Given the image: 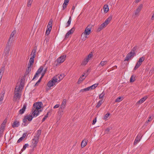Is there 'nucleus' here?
Returning a JSON list of instances; mask_svg holds the SVG:
<instances>
[{
    "label": "nucleus",
    "instance_id": "b1692460",
    "mask_svg": "<svg viewBox=\"0 0 154 154\" xmlns=\"http://www.w3.org/2000/svg\"><path fill=\"white\" fill-rule=\"evenodd\" d=\"M24 117L27 119L29 122L31 121L33 117L32 115H26L24 116Z\"/></svg>",
    "mask_w": 154,
    "mask_h": 154
},
{
    "label": "nucleus",
    "instance_id": "49530a36",
    "mask_svg": "<svg viewBox=\"0 0 154 154\" xmlns=\"http://www.w3.org/2000/svg\"><path fill=\"white\" fill-rule=\"evenodd\" d=\"M43 66H41L39 68V69L37 71V72L39 74L42 71L43 69Z\"/></svg>",
    "mask_w": 154,
    "mask_h": 154
},
{
    "label": "nucleus",
    "instance_id": "4c0bfd02",
    "mask_svg": "<svg viewBox=\"0 0 154 154\" xmlns=\"http://www.w3.org/2000/svg\"><path fill=\"white\" fill-rule=\"evenodd\" d=\"M52 22L53 21L52 20H50L48 22V24L47 26V28L49 27L52 29Z\"/></svg>",
    "mask_w": 154,
    "mask_h": 154
},
{
    "label": "nucleus",
    "instance_id": "69168bd1",
    "mask_svg": "<svg viewBox=\"0 0 154 154\" xmlns=\"http://www.w3.org/2000/svg\"><path fill=\"white\" fill-rule=\"evenodd\" d=\"M66 55H63L61 56L59 58H66Z\"/></svg>",
    "mask_w": 154,
    "mask_h": 154
},
{
    "label": "nucleus",
    "instance_id": "a211bd4d",
    "mask_svg": "<svg viewBox=\"0 0 154 154\" xmlns=\"http://www.w3.org/2000/svg\"><path fill=\"white\" fill-rule=\"evenodd\" d=\"M112 16H109L107 19H106L105 21L103 23V24L106 26L109 23L110 21L112 20Z\"/></svg>",
    "mask_w": 154,
    "mask_h": 154
},
{
    "label": "nucleus",
    "instance_id": "680f3d73",
    "mask_svg": "<svg viewBox=\"0 0 154 154\" xmlns=\"http://www.w3.org/2000/svg\"><path fill=\"white\" fill-rule=\"evenodd\" d=\"M29 72L28 71L26 70V72L25 73V76H26L28 75Z\"/></svg>",
    "mask_w": 154,
    "mask_h": 154
},
{
    "label": "nucleus",
    "instance_id": "1a4fd4ad",
    "mask_svg": "<svg viewBox=\"0 0 154 154\" xmlns=\"http://www.w3.org/2000/svg\"><path fill=\"white\" fill-rule=\"evenodd\" d=\"M42 104V103L41 102H38L35 103L33 104L32 108L40 110L41 108Z\"/></svg>",
    "mask_w": 154,
    "mask_h": 154
},
{
    "label": "nucleus",
    "instance_id": "7c9ffc66",
    "mask_svg": "<svg viewBox=\"0 0 154 154\" xmlns=\"http://www.w3.org/2000/svg\"><path fill=\"white\" fill-rule=\"evenodd\" d=\"M105 93L103 91L101 94H99V98L101 100H103V97H104L105 95Z\"/></svg>",
    "mask_w": 154,
    "mask_h": 154
},
{
    "label": "nucleus",
    "instance_id": "58836bf2",
    "mask_svg": "<svg viewBox=\"0 0 154 154\" xmlns=\"http://www.w3.org/2000/svg\"><path fill=\"white\" fill-rule=\"evenodd\" d=\"M52 22L53 21L52 20H50L48 22V24L47 26V28L49 27L52 29Z\"/></svg>",
    "mask_w": 154,
    "mask_h": 154
},
{
    "label": "nucleus",
    "instance_id": "ea45409f",
    "mask_svg": "<svg viewBox=\"0 0 154 154\" xmlns=\"http://www.w3.org/2000/svg\"><path fill=\"white\" fill-rule=\"evenodd\" d=\"M33 0H28L27 6L28 7H30Z\"/></svg>",
    "mask_w": 154,
    "mask_h": 154
},
{
    "label": "nucleus",
    "instance_id": "0eeeda50",
    "mask_svg": "<svg viewBox=\"0 0 154 154\" xmlns=\"http://www.w3.org/2000/svg\"><path fill=\"white\" fill-rule=\"evenodd\" d=\"M98 85V84H95L90 87L87 88H85L81 90L80 91L83 92L84 91H86L95 89L97 86Z\"/></svg>",
    "mask_w": 154,
    "mask_h": 154
},
{
    "label": "nucleus",
    "instance_id": "a878e982",
    "mask_svg": "<svg viewBox=\"0 0 154 154\" xmlns=\"http://www.w3.org/2000/svg\"><path fill=\"white\" fill-rule=\"evenodd\" d=\"M26 108V104H24L23 105V107L22 109H20L19 111L20 114H22L24 113L25 109Z\"/></svg>",
    "mask_w": 154,
    "mask_h": 154
},
{
    "label": "nucleus",
    "instance_id": "39448f33",
    "mask_svg": "<svg viewBox=\"0 0 154 154\" xmlns=\"http://www.w3.org/2000/svg\"><path fill=\"white\" fill-rule=\"evenodd\" d=\"M11 45L10 43H8V42L4 51V54L6 57L8 55L11 48Z\"/></svg>",
    "mask_w": 154,
    "mask_h": 154
},
{
    "label": "nucleus",
    "instance_id": "6e6552de",
    "mask_svg": "<svg viewBox=\"0 0 154 154\" xmlns=\"http://www.w3.org/2000/svg\"><path fill=\"white\" fill-rule=\"evenodd\" d=\"M41 111L40 109H36L34 108L32 109V115L33 117H36L39 114V112Z\"/></svg>",
    "mask_w": 154,
    "mask_h": 154
},
{
    "label": "nucleus",
    "instance_id": "aec40b11",
    "mask_svg": "<svg viewBox=\"0 0 154 154\" xmlns=\"http://www.w3.org/2000/svg\"><path fill=\"white\" fill-rule=\"evenodd\" d=\"M67 101L66 99H64L61 103L60 107L65 109L66 106Z\"/></svg>",
    "mask_w": 154,
    "mask_h": 154
},
{
    "label": "nucleus",
    "instance_id": "e433bc0d",
    "mask_svg": "<svg viewBox=\"0 0 154 154\" xmlns=\"http://www.w3.org/2000/svg\"><path fill=\"white\" fill-rule=\"evenodd\" d=\"M86 77L85 76V75H84L83 74L79 78L78 82H82L85 78Z\"/></svg>",
    "mask_w": 154,
    "mask_h": 154
},
{
    "label": "nucleus",
    "instance_id": "393cba45",
    "mask_svg": "<svg viewBox=\"0 0 154 154\" xmlns=\"http://www.w3.org/2000/svg\"><path fill=\"white\" fill-rule=\"evenodd\" d=\"M23 123H22V125L23 126H26L29 122L27 121V120L24 117L23 120Z\"/></svg>",
    "mask_w": 154,
    "mask_h": 154
},
{
    "label": "nucleus",
    "instance_id": "20e7f679",
    "mask_svg": "<svg viewBox=\"0 0 154 154\" xmlns=\"http://www.w3.org/2000/svg\"><path fill=\"white\" fill-rule=\"evenodd\" d=\"M64 76L65 75L63 74H58L53 78V80L54 79L55 82L58 83L62 80Z\"/></svg>",
    "mask_w": 154,
    "mask_h": 154
},
{
    "label": "nucleus",
    "instance_id": "f8f14e48",
    "mask_svg": "<svg viewBox=\"0 0 154 154\" xmlns=\"http://www.w3.org/2000/svg\"><path fill=\"white\" fill-rule=\"evenodd\" d=\"M75 28L74 27H73L70 30L68 31L65 35V38H68L70 35L73 33L75 30Z\"/></svg>",
    "mask_w": 154,
    "mask_h": 154
},
{
    "label": "nucleus",
    "instance_id": "cd10ccee",
    "mask_svg": "<svg viewBox=\"0 0 154 154\" xmlns=\"http://www.w3.org/2000/svg\"><path fill=\"white\" fill-rule=\"evenodd\" d=\"M90 58H85L82 61L81 63L82 65H85L90 60Z\"/></svg>",
    "mask_w": 154,
    "mask_h": 154
},
{
    "label": "nucleus",
    "instance_id": "9d476101",
    "mask_svg": "<svg viewBox=\"0 0 154 154\" xmlns=\"http://www.w3.org/2000/svg\"><path fill=\"white\" fill-rule=\"evenodd\" d=\"M144 60V58H139V61L135 66L134 69L136 70L141 65L142 62Z\"/></svg>",
    "mask_w": 154,
    "mask_h": 154
},
{
    "label": "nucleus",
    "instance_id": "0e129e2a",
    "mask_svg": "<svg viewBox=\"0 0 154 154\" xmlns=\"http://www.w3.org/2000/svg\"><path fill=\"white\" fill-rule=\"evenodd\" d=\"M109 130H110V129H109V128H107V129L106 130H105V133H108V132H109Z\"/></svg>",
    "mask_w": 154,
    "mask_h": 154
},
{
    "label": "nucleus",
    "instance_id": "4be33fe9",
    "mask_svg": "<svg viewBox=\"0 0 154 154\" xmlns=\"http://www.w3.org/2000/svg\"><path fill=\"white\" fill-rule=\"evenodd\" d=\"M14 99L15 100L18 99H19L21 97V95L19 94V93L14 92Z\"/></svg>",
    "mask_w": 154,
    "mask_h": 154
},
{
    "label": "nucleus",
    "instance_id": "473e14b6",
    "mask_svg": "<svg viewBox=\"0 0 154 154\" xmlns=\"http://www.w3.org/2000/svg\"><path fill=\"white\" fill-rule=\"evenodd\" d=\"M34 58H30L28 64V66H32L34 62Z\"/></svg>",
    "mask_w": 154,
    "mask_h": 154
},
{
    "label": "nucleus",
    "instance_id": "5fc2aeb1",
    "mask_svg": "<svg viewBox=\"0 0 154 154\" xmlns=\"http://www.w3.org/2000/svg\"><path fill=\"white\" fill-rule=\"evenodd\" d=\"M24 139L23 138V137H20L17 140V142L18 143H20Z\"/></svg>",
    "mask_w": 154,
    "mask_h": 154
},
{
    "label": "nucleus",
    "instance_id": "a19ab883",
    "mask_svg": "<svg viewBox=\"0 0 154 154\" xmlns=\"http://www.w3.org/2000/svg\"><path fill=\"white\" fill-rule=\"evenodd\" d=\"M107 62V61L106 60H103L102 61L100 64V65L102 66H103L105 65L106 64Z\"/></svg>",
    "mask_w": 154,
    "mask_h": 154
},
{
    "label": "nucleus",
    "instance_id": "4468645a",
    "mask_svg": "<svg viewBox=\"0 0 154 154\" xmlns=\"http://www.w3.org/2000/svg\"><path fill=\"white\" fill-rule=\"evenodd\" d=\"M65 58H57V59L55 61V63H57V64H55L56 66H57L58 65L61 63L63 62L65 60Z\"/></svg>",
    "mask_w": 154,
    "mask_h": 154
},
{
    "label": "nucleus",
    "instance_id": "3c124183",
    "mask_svg": "<svg viewBox=\"0 0 154 154\" xmlns=\"http://www.w3.org/2000/svg\"><path fill=\"white\" fill-rule=\"evenodd\" d=\"M5 93L2 94L1 95L0 98V101H2L3 100Z\"/></svg>",
    "mask_w": 154,
    "mask_h": 154
},
{
    "label": "nucleus",
    "instance_id": "338daca9",
    "mask_svg": "<svg viewBox=\"0 0 154 154\" xmlns=\"http://www.w3.org/2000/svg\"><path fill=\"white\" fill-rule=\"evenodd\" d=\"M41 79H39L38 81H37V82L35 84V85H38V84L41 81Z\"/></svg>",
    "mask_w": 154,
    "mask_h": 154
},
{
    "label": "nucleus",
    "instance_id": "f03ea898",
    "mask_svg": "<svg viewBox=\"0 0 154 154\" xmlns=\"http://www.w3.org/2000/svg\"><path fill=\"white\" fill-rule=\"evenodd\" d=\"M92 25L89 24L86 28L84 32L82 34L81 36L85 35L84 37L82 38V40L85 41L87 38V35H89L91 32V29L92 27Z\"/></svg>",
    "mask_w": 154,
    "mask_h": 154
},
{
    "label": "nucleus",
    "instance_id": "bb28decb",
    "mask_svg": "<svg viewBox=\"0 0 154 154\" xmlns=\"http://www.w3.org/2000/svg\"><path fill=\"white\" fill-rule=\"evenodd\" d=\"M106 27V26L103 23H102L97 29V32H100Z\"/></svg>",
    "mask_w": 154,
    "mask_h": 154
},
{
    "label": "nucleus",
    "instance_id": "c756f323",
    "mask_svg": "<svg viewBox=\"0 0 154 154\" xmlns=\"http://www.w3.org/2000/svg\"><path fill=\"white\" fill-rule=\"evenodd\" d=\"M5 67L4 66H2L0 69V74L1 75H3L5 72Z\"/></svg>",
    "mask_w": 154,
    "mask_h": 154
},
{
    "label": "nucleus",
    "instance_id": "de8ad7c7",
    "mask_svg": "<svg viewBox=\"0 0 154 154\" xmlns=\"http://www.w3.org/2000/svg\"><path fill=\"white\" fill-rule=\"evenodd\" d=\"M29 146L28 144L26 143L25 144L23 147V148L21 149V151L22 152H23L24 150H25L26 148Z\"/></svg>",
    "mask_w": 154,
    "mask_h": 154
},
{
    "label": "nucleus",
    "instance_id": "8fccbe9b",
    "mask_svg": "<svg viewBox=\"0 0 154 154\" xmlns=\"http://www.w3.org/2000/svg\"><path fill=\"white\" fill-rule=\"evenodd\" d=\"M58 113L59 116H61L63 114V112L62 111H60L59 110H58Z\"/></svg>",
    "mask_w": 154,
    "mask_h": 154
},
{
    "label": "nucleus",
    "instance_id": "09e8293b",
    "mask_svg": "<svg viewBox=\"0 0 154 154\" xmlns=\"http://www.w3.org/2000/svg\"><path fill=\"white\" fill-rule=\"evenodd\" d=\"M135 77H134L133 75H132L130 79V82H133L135 81Z\"/></svg>",
    "mask_w": 154,
    "mask_h": 154
},
{
    "label": "nucleus",
    "instance_id": "2f4dec72",
    "mask_svg": "<svg viewBox=\"0 0 154 154\" xmlns=\"http://www.w3.org/2000/svg\"><path fill=\"white\" fill-rule=\"evenodd\" d=\"M103 102V100H101L97 103L96 107L97 108L99 107Z\"/></svg>",
    "mask_w": 154,
    "mask_h": 154
},
{
    "label": "nucleus",
    "instance_id": "c85d7f7f",
    "mask_svg": "<svg viewBox=\"0 0 154 154\" xmlns=\"http://www.w3.org/2000/svg\"><path fill=\"white\" fill-rule=\"evenodd\" d=\"M36 51V50L35 49L32 50L30 54V58H35Z\"/></svg>",
    "mask_w": 154,
    "mask_h": 154
},
{
    "label": "nucleus",
    "instance_id": "c9c22d12",
    "mask_svg": "<svg viewBox=\"0 0 154 154\" xmlns=\"http://www.w3.org/2000/svg\"><path fill=\"white\" fill-rule=\"evenodd\" d=\"M51 111H49L47 113V114L43 118L42 120V122H44L45 120L48 118V114L49 113H51Z\"/></svg>",
    "mask_w": 154,
    "mask_h": 154
},
{
    "label": "nucleus",
    "instance_id": "9b49d317",
    "mask_svg": "<svg viewBox=\"0 0 154 154\" xmlns=\"http://www.w3.org/2000/svg\"><path fill=\"white\" fill-rule=\"evenodd\" d=\"M143 7V5L142 4L138 6L135 12V14L136 15L138 16L139 15V13L142 9Z\"/></svg>",
    "mask_w": 154,
    "mask_h": 154
},
{
    "label": "nucleus",
    "instance_id": "864d4df0",
    "mask_svg": "<svg viewBox=\"0 0 154 154\" xmlns=\"http://www.w3.org/2000/svg\"><path fill=\"white\" fill-rule=\"evenodd\" d=\"M31 66H28V67L27 68L26 70L27 71H28L29 72H30L31 70Z\"/></svg>",
    "mask_w": 154,
    "mask_h": 154
},
{
    "label": "nucleus",
    "instance_id": "ddd939ff",
    "mask_svg": "<svg viewBox=\"0 0 154 154\" xmlns=\"http://www.w3.org/2000/svg\"><path fill=\"white\" fill-rule=\"evenodd\" d=\"M56 82H55L54 79L53 80V78L51 80L49 81L47 84L48 86L49 87H51L53 86L56 84Z\"/></svg>",
    "mask_w": 154,
    "mask_h": 154
},
{
    "label": "nucleus",
    "instance_id": "f3484780",
    "mask_svg": "<svg viewBox=\"0 0 154 154\" xmlns=\"http://www.w3.org/2000/svg\"><path fill=\"white\" fill-rule=\"evenodd\" d=\"M141 134H138L137 136L136 137L134 142V144L136 145L140 140L142 136L140 137Z\"/></svg>",
    "mask_w": 154,
    "mask_h": 154
},
{
    "label": "nucleus",
    "instance_id": "774afa93",
    "mask_svg": "<svg viewBox=\"0 0 154 154\" xmlns=\"http://www.w3.org/2000/svg\"><path fill=\"white\" fill-rule=\"evenodd\" d=\"M26 136V134L25 133H24L22 137H23V138L24 139V138Z\"/></svg>",
    "mask_w": 154,
    "mask_h": 154
},
{
    "label": "nucleus",
    "instance_id": "a18cd8bd",
    "mask_svg": "<svg viewBox=\"0 0 154 154\" xmlns=\"http://www.w3.org/2000/svg\"><path fill=\"white\" fill-rule=\"evenodd\" d=\"M110 115V114L109 113H107L104 116L103 118V119L105 120H107V118L109 117V116Z\"/></svg>",
    "mask_w": 154,
    "mask_h": 154
},
{
    "label": "nucleus",
    "instance_id": "4d7b16f0",
    "mask_svg": "<svg viewBox=\"0 0 154 154\" xmlns=\"http://www.w3.org/2000/svg\"><path fill=\"white\" fill-rule=\"evenodd\" d=\"M97 118L96 117L93 120L92 122V125H94L96 122Z\"/></svg>",
    "mask_w": 154,
    "mask_h": 154
},
{
    "label": "nucleus",
    "instance_id": "f704fd0d",
    "mask_svg": "<svg viewBox=\"0 0 154 154\" xmlns=\"http://www.w3.org/2000/svg\"><path fill=\"white\" fill-rule=\"evenodd\" d=\"M71 20H72V19H71V17H70L69 18V20H68V21L67 23H66V27H69V26L71 24Z\"/></svg>",
    "mask_w": 154,
    "mask_h": 154
},
{
    "label": "nucleus",
    "instance_id": "6ab92c4d",
    "mask_svg": "<svg viewBox=\"0 0 154 154\" xmlns=\"http://www.w3.org/2000/svg\"><path fill=\"white\" fill-rule=\"evenodd\" d=\"M23 86L21 84H20L19 86H17L15 88L14 92L20 93V89H23Z\"/></svg>",
    "mask_w": 154,
    "mask_h": 154
},
{
    "label": "nucleus",
    "instance_id": "13d9d810",
    "mask_svg": "<svg viewBox=\"0 0 154 154\" xmlns=\"http://www.w3.org/2000/svg\"><path fill=\"white\" fill-rule=\"evenodd\" d=\"M38 74H39L36 72V73H35V75H34V76L32 79V80H33L37 76H38Z\"/></svg>",
    "mask_w": 154,
    "mask_h": 154
},
{
    "label": "nucleus",
    "instance_id": "f257e3e1",
    "mask_svg": "<svg viewBox=\"0 0 154 154\" xmlns=\"http://www.w3.org/2000/svg\"><path fill=\"white\" fill-rule=\"evenodd\" d=\"M41 134V130H39L37 131L35 135L34 136V138L32 140L31 147L34 148L37 146L39 138Z\"/></svg>",
    "mask_w": 154,
    "mask_h": 154
},
{
    "label": "nucleus",
    "instance_id": "72a5a7b5",
    "mask_svg": "<svg viewBox=\"0 0 154 154\" xmlns=\"http://www.w3.org/2000/svg\"><path fill=\"white\" fill-rule=\"evenodd\" d=\"M103 8L104 11L106 13L109 10L108 6L107 5H105L103 6Z\"/></svg>",
    "mask_w": 154,
    "mask_h": 154
},
{
    "label": "nucleus",
    "instance_id": "e2e57ef3",
    "mask_svg": "<svg viewBox=\"0 0 154 154\" xmlns=\"http://www.w3.org/2000/svg\"><path fill=\"white\" fill-rule=\"evenodd\" d=\"M59 104H56L54 106V109L57 108H58L59 107Z\"/></svg>",
    "mask_w": 154,
    "mask_h": 154
},
{
    "label": "nucleus",
    "instance_id": "603ef678",
    "mask_svg": "<svg viewBox=\"0 0 154 154\" xmlns=\"http://www.w3.org/2000/svg\"><path fill=\"white\" fill-rule=\"evenodd\" d=\"M67 4H64L63 3V8L62 10H64L67 7Z\"/></svg>",
    "mask_w": 154,
    "mask_h": 154
},
{
    "label": "nucleus",
    "instance_id": "bf43d9fd",
    "mask_svg": "<svg viewBox=\"0 0 154 154\" xmlns=\"http://www.w3.org/2000/svg\"><path fill=\"white\" fill-rule=\"evenodd\" d=\"M64 109H65L64 108H62L60 107L59 109V110H60V111H62L63 112H64Z\"/></svg>",
    "mask_w": 154,
    "mask_h": 154
},
{
    "label": "nucleus",
    "instance_id": "dca6fc26",
    "mask_svg": "<svg viewBox=\"0 0 154 154\" xmlns=\"http://www.w3.org/2000/svg\"><path fill=\"white\" fill-rule=\"evenodd\" d=\"M148 97L147 96H145L141 98L140 100H139L137 103V104H140L141 103H143L147 98Z\"/></svg>",
    "mask_w": 154,
    "mask_h": 154
},
{
    "label": "nucleus",
    "instance_id": "412c9836",
    "mask_svg": "<svg viewBox=\"0 0 154 154\" xmlns=\"http://www.w3.org/2000/svg\"><path fill=\"white\" fill-rule=\"evenodd\" d=\"M154 118V115L152 114L151 116H150L148 120L146 122L145 124V125L146 126L148 125L149 122L151 121Z\"/></svg>",
    "mask_w": 154,
    "mask_h": 154
},
{
    "label": "nucleus",
    "instance_id": "c03bdc74",
    "mask_svg": "<svg viewBox=\"0 0 154 154\" xmlns=\"http://www.w3.org/2000/svg\"><path fill=\"white\" fill-rule=\"evenodd\" d=\"M123 98L121 97L117 98L115 100V102H119L123 100Z\"/></svg>",
    "mask_w": 154,
    "mask_h": 154
},
{
    "label": "nucleus",
    "instance_id": "423d86ee",
    "mask_svg": "<svg viewBox=\"0 0 154 154\" xmlns=\"http://www.w3.org/2000/svg\"><path fill=\"white\" fill-rule=\"evenodd\" d=\"M16 34V30H14L11 33L10 38L8 41V43L11 44L12 42L14 41V36Z\"/></svg>",
    "mask_w": 154,
    "mask_h": 154
},
{
    "label": "nucleus",
    "instance_id": "5701e85b",
    "mask_svg": "<svg viewBox=\"0 0 154 154\" xmlns=\"http://www.w3.org/2000/svg\"><path fill=\"white\" fill-rule=\"evenodd\" d=\"M88 140L86 139H84L82 142L81 147L83 148L85 147L87 144Z\"/></svg>",
    "mask_w": 154,
    "mask_h": 154
},
{
    "label": "nucleus",
    "instance_id": "37998d69",
    "mask_svg": "<svg viewBox=\"0 0 154 154\" xmlns=\"http://www.w3.org/2000/svg\"><path fill=\"white\" fill-rule=\"evenodd\" d=\"M52 29L50 28H47V29L46 30L45 34L47 35H49Z\"/></svg>",
    "mask_w": 154,
    "mask_h": 154
},
{
    "label": "nucleus",
    "instance_id": "2eb2a0df",
    "mask_svg": "<svg viewBox=\"0 0 154 154\" xmlns=\"http://www.w3.org/2000/svg\"><path fill=\"white\" fill-rule=\"evenodd\" d=\"M20 125V122L17 120H15L12 125V127L14 128L18 127Z\"/></svg>",
    "mask_w": 154,
    "mask_h": 154
},
{
    "label": "nucleus",
    "instance_id": "052dcab7",
    "mask_svg": "<svg viewBox=\"0 0 154 154\" xmlns=\"http://www.w3.org/2000/svg\"><path fill=\"white\" fill-rule=\"evenodd\" d=\"M69 0H64V2L63 3L67 4V5L68 3V2H69Z\"/></svg>",
    "mask_w": 154,
    "mask_h": 154
},
{
    "label": "nucleus",
    "instance_id": "79ce46f5",
    "mask_svg": "<svg viewBox=\"0 0 154 154\" xmlns=\"http://www.w3.org/2000/svg\"><path fill=\"white\" fill-rule=\"evenodd\" d=\"M90 71V69H88L87 70L85 71L83 73V75H85V77H86L89 74V72Z\"/></svg>",
    "mask_w": 154,
    "mask_h": 154
},
{
    "label": "nucleus",
    "instance_id": "6e6d98bb",
    "mask_svg": "<svg viewBox=\"0 0 154 154\" xmlns=\"http://www.w3.org/2000/svg\"><path fill=\"white\" fill-rule=\"evenodd\" d=\"M92 57H93V54L91 52L88 56L87 58H91Z\"/></svg>",
    "mask_w": 154,
    "mask_h": 154
},
{
    "label": "nucleus",
    "instance_id": "7ed1b4c3",
    "mask_svg": "<svg viewBox=\"0 0 154 154\" xmlns=\"http://www.w3.org/2000/svg\"><path fill=\"white\" fill-rule=\"evenodd\" d=\"M137 46H134L131 50V51L128 53L126 58H131L134 57L136 55L135 51L137 48Z\"/></svg>",
    "mask_w": 154,
    "mask_h": 154
}]
</instances>
